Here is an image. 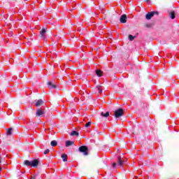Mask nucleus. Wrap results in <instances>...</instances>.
<instances>
[{
	"label": "nucleus",
	"instance_id": "nucleus-1",
	"mask_svg": "<svg viewBox=\"0 0 179 179\" xmlns=\"http://www.w3.org/2000/svg\"><path fill=\"white\" fill-rule=\"evenodd\" d=\"M79 152L84 153L85 156L89 155V148L86 145H82L78 148Z\"/></svg>",
	"mask_w": 179,
	"mask_h": 179
},
{
	"label": "nucleus",
	"instance_id": "nucleus-2",
	"mask_svg": "<svg viewBox=\"0 0 179 179\" xmlns=\"http://www.w3.org/2000/svg\"><path fill=\"white\" fill-rule=\"evenodd\" d=\"M114 115L115 118H120V117H122L124 115V109H117L116 110H115Z\"/></svg>",
	"mask_w": 179,
	"mask_h": 179
},
{
	"label": "nucleus",
	"instance_id": "nucleus-3",
	"mask_svg": "<svg viewBox=\"0 0 179 179\" xmlns=\"http://www.w3.org/2000/svg\"><path fill=\"white\" fill-rule=\"evenodd\" d=\"M46 33H47V29H45V28H43L40 31V37H41V38H43V40H44V41H45Z\"/></svg>",
	"mask_w": 179,
	"mask_h": 179
},
{
	"label": "nucleus",
	"instance_id": "nucleus-4",
	"mask_svg": "<svg viewBox=\"0 0 179 179\" xmlns=\"http://www.w3.org/2000/svg\"><path fill=\"white\" fill-rule=\"evenodd\" d=\"M43 114H45V111L41 108H38L36 112V117H41Z\"/></svg>",
	"mask_w": 179,
	"mask_h": 179
},
{
	"label": "nucleus",
	"instance_id": "nucleus-5",
	"mask_svg": "<svg viewBox=\"0 0 179 179\" xmlns=\"http://www.w3.org/2000/svg\"><path fill=\"white\" fill-rule=\"evenodd\" d=\"M127 19H128V17L127 16V15L125 14L122 15L120 18V23H126Z\"/></svg>",
	"mask_w": 179,
	"mask_h": 179
},
{
	"label": "nucleus",
	"instance_id": "nucleus-6",
	"mask_svg": "<svg viewBox=\"0 0 179 179\" xmlns=\"http://www.w3.org/2000/svg\"><path fill=\"white\" fill-rule=\"evenodd\" d=\"M47 85L50 89H57V85L52 81H48Z\"/></svg>",
	"mask_w": 179,
	"mask_h": 179
},
{
	"label": "nucleus",
	"instance_id": "nucleus-7",
	"mask_svg": "<svg viewBox=\"0 0 179 179\" xmlns=\"http://www.w3.org/2000/svg\"><path fill=\"white\" fill-rule=\"evenodd\" d=\"M38 159H34L31 162V167H38Z\"/></svg>",
	"mask_w": 179,
	"mask_h": 179
},
{
	"label": "nucleus",
	"instance_id": "nucleus-8",
	"mask_svg": "<svg viewBox=\"0 0 179 179\" xmlns=\"http://www.w3.org/2000/svg\"><path fill=\"white\" fill-rule=\"evenodd\" d=\"M165 5L166 6H167V8H174V4L173 3V2L170 0H167L165 2Z\"/></svg>",
	"mask_w": 179,
	"mask_h": 179
},
{
	"label": "nucleus",
	"instance_id": "nucleus-9",
	"mask_svg": "<svg viewBox=\"0 0 179 179\" xmlns=\"http://www.w3.org/2000/svg\"><path fill=\"white\" fill-rule=\"evenodd\" d=\"M116 164H117V166H120V167H122L124 164V161L122 160V158H121V157H118L117 162Z\"/></svg>",
	"mask_w": 179,
	"mask_h": 179
},
{
	"label": "nucleus",
	"instance_id": "nucleus-10",
	"mask_svg": "<svg viewBox=\"0 0 179 179\" xmlns=\"http://www.w3.org/2000/svg\"><path fill=\"white\" fill-rule=\"evenodd\" d=\"M153 16H154L153 13L152 12H150L145 15V19L147 20H150V19H152V17H153Z\"/></svg>",
	"mask_w": 179,
	"mask_h": 179
},
{
	"label": "nucleus",
	"instance_id": "nucleus-11",
	"mask_svg": "<svg viewBox=\"0 0 179 179\" xmlns=\"http://www.w3.org/2000/svg\"><path fill=\"white\" fill-rule=\"evenodd\" d=\"M44 104V101L42 99H39L35 103L36 107H40V106H43Z\"/></svg>",
	"mask_w": 179,
	"mask_h": 179
},
{
	"label": "nucleus",
	"instance_id": "nucleus-12",
	"mask_svg": "<svg viewBox=\"0 0 179 179\" xmlns=\"http://www.w3.org/2000/svg\"><path fill=\"white\" fill-rule=\"evenodd\" d=\"M73 145H75V142L72 141H66V147L69 148V146H72Z\"/></svg>",
	"mask_w": 179,
	"mask_h": 179
},
{
	"label": "nucleus",
	"instance_id": "nucleus-13",
	"mask_svg": "<svg viewBox=\"0 0 179 179\" xmlns=\"http://www.w3.org/2000/svg\"><path fill=\"white\" fill-rule=\"evenodd\" d=\"M62 159L63 162H68V155L63 153L62 155Z\"/></svg>",
	"mask_w": 179,
	"mask_h": 179
},
{
	"label": "nucleus",
	"instance_id": "nucleus-14",
	"mask_svg": "<svg viewBox=\"0 0 179 179\" xmlns=\"http://www.w3.org/2000/svg\"><path fill=\"white\" fill-rule=\"evenodd\" d=\"M169 17H171V19H176V12L171 11L169 13Z\"/></svg>",
	"mask_w": 179,
	"mask_h": 179
},
{
	"label": "nucleus",
	"instance_id": "nucleus-15",
	"mask_svg": "<svg viewBox=\"0 0 179 179\" xmlns=\"http://www.w3.org/2000/svg\"><path fill=\"white\" fill-rule=\"evenodd\" d=\"M101 117H109L110 112L107 111L106 113H104V112H101Z\"/></svg>",
	"mask_w": 179,
	"mask_h": 179
},
{
	"label": "nucleus",
	"instance_id": "nucleus-16",
	"mask_svg": "<svg viewBox=\"0 0 179 179\" xmlns=\"http://www.w3.org/2000/svg\"><path fill=\"white\" fill-rule=\"evenodd\" d=\"M71 136H79V133L76 131H73L70 134Z\"/></svg>",
	"mask_w": 179,
	"mask_h": 179
},
{
	"label": "nucleus",
	"instance_id": "nucleus-17",
	"mask_svg": "<svg viewBox=\"0 0 179 179\" xmlns=\"http://www.w3.org/2000/svg\"><path fill=\"white\" fill-rule=\"evenodd\" d=\"M12 131H13V128L6 129V135H12Z\"/></svg>",
	"mask_w": 179,
	"mask_h": 179
},
{
	"label": "nucleus",
	"instance_id": "nucleus-18",
	"mask_svg": "<svg viewBox=\"0 0 179 179\" xmlns=\"http://www.w3.org/2000/svg\"><path fill=\"white\" fill-rule=\"evenodd\" d=\"M96 73L99 78L103 76V71H101V70H96Z\"/></svg>",
	"mask_w": 179,
	"mask_h": 179
},
{
	"label": "nucleus",
	"instance_id": "nucleus-19",
	"mask_svg": "<svg viewBox=\"0 0 179 179\" xmlns=\"http://www.w3.org/2000/svg\"><path fill=\"white\" fill-rule=\"evenodd\" d=\"M24 166H30L31 167V162L29 161V160H25L24 162Z\"/></svg>",
	"mask_w": 179,
	"mask_h": 179
},
{
	"label": "nucleus",
	"instance_id": "nucleus-20",
	"mask_svg": "<svg viewBox=\"0 0 179 179\" xmlns=\"http://www.w3.org/2000/svg\"><path fill=\"white\" fill-rule=\"evenodd\" d=\"M50 145L52 147L57 146L58 145V142H57V141H52L50 142Z\"/></svg>",
	"mask_w": 179,
	"mask_h": 179
},
{
	"label": "nucleus",
	"instance_id": "nucleus-21",
	"mask_svg": "<svg viewBox=\"0 0 179 179\" xmlns=\"http://www.w3.org/2000/svg\"><path fill=\"white\" fill-rule=\"evenodd\" d=\"M135 37H136V36H134L132 35H129V40L130 41H134V40L135 39Z\"/></svg>",
	"mask_w": 179,
	"mask_h": 179
},
{
	"label": "nucleus",
	"instance_id": "nucleus-22",
	"mask_svg": "<svg viewBox=\"0 0 179 179\" xmlns=\"http://www.w3.org/2000/svg\"><path fill=\"white\" fill-rule=\"evenodd\" d=\"M96 88L99 90V93H103V90L101 89V85L96 86Z\"/></svg>",
	"mask_w": 179,
	"mask_h": 179
},
{
	"label": "nucleus",
	"instance_id": "nucleus-23",
	"mask_svg": "<svg viewBox=\"0 0 179 179\" xmlns=\"http://www.w3.org/2000/svg\"><path fill=\"white\" fill-rule=\"evenodd\" d=\"M90 125H92V122H88L85 125V127L86 128H89V127H90Z\"/></svg>",
	"mask_w": 179,
	"mask_h": 179
},
{
	"label": "nucleus",
	"instance_id": "nucleus-24",
	"mask_svg": "<svg viewBox=\"0 0 179 179\" xmlns=\"http://www.w3.org/2000/svg\"><path fill=\"white\" fill-rule=\"evenodd\" d=\"M48 153H50V149H47L43 152V155H47Z\"/></svg>",
	"mask_w": 179,
	"mask_h": 179
},
{
	"label": "nucleus",
	"instance_id": "nucleus-25",
	"mask_svg": "<svg viewBox=\"0 0 179 179\" xmlns=\"http://www.w3.org/2000/svg\"><path fill=\"white\" fill-rule=\"evenodd\" d=\"M152 13H153L154 16H155V15H159V12H157V11H152Z\"/></svg>",
	"mask_w": 179,
	"mask_h": 179
},
{
	"label": "nucleus",
	"instance_id": "nucleus-26",
	"mask_svg": "<svg viewBox=\"0 0 179 179\" xmlns=\"http://www.w3.org/2000/svg\"><path fill=\"white\" fill-rule=\"evenodd\" d=\"M145 27H152V24H145Z\"/></svg>",
	"mask_w": 179,
	"mask_h": 179
},
{
	"label": "nucleus",
	"instance_id": "nucleus-27",
	"mask_svg": "<svg viewBox=\"0 0 179 179\" xmlns=\"http://www.w3.org/2000/svg\"><path fill=\"white\" fill-rule=\"evenodd\" d=\"M116 166H117V163L115 162L112 164V167H116Z\"/></svg>",
	"mask_w": 179,
	"mask_h": 179
},
{
	"label": "nucleus",
	"instance_id": "nucleus-28",
	"mask_svg": "<svg viewBox=\"0 0 179 179\" xmlns=\"http://www.w3.org/2000/svg\"><path fill=\"white\" fill-rule=\"evenodd\" d=\"M41 8H44L45 6V3H44L43 4H42L41 6Z\"/></svg>",
	"mask_w": 179,
	"mask_h": 179
},
{
	"label": "nucleus",
	"instance_id": "nucleus-29",
	"mask_svg": "<svg viewBox=\"0 0 179 179\" xmlns=\"http://www.w3.org/2000/svg\"><path fill=\"white\" fill-rule=\"evenodd\" d=\"M59 104V103H58V102H55V106H58Z\"/></svg>",
	"mask_w": 179,
	"mask_h": 179
},
{
	"label": "nucleus",
	"instance_id": "nucleus-30",
	"mask_svg": "<svg viewBox=\"0 0 179 179\" xmlns=\"http://www.w3.org/2000/svg\"><path fill=\"white\" fill-rule=\"evenodd\" d=\"M145 1V2H146V3H149V1H150V0H144Z\"/></svg>",
	"mask_w": 179,
	"mask_h": 179
},
{
	"label": "nucleus",
	"instance_id": "nucleus-31",
	"mask_svg": "<svg viewBox=\"0 0 179 179\" xmlns=\"http://www.w3.org/2000/svg\"><path fill=\"white\" fill-rule=\"evenodd\" d=\"M31 179H36V176H31Z\"/></svg>",
	"mask_w": 179,
	"mask_h": 179
},
{
	"label": "nucleus",
	"instance_id": "nucleus-32",
	"mask_svg": "<svg viewBox=\"0 0 179 179\" xmlns=\"http://www.w3.org/2000/svg\"><path fill=\"white\" fill-rule=\"evenodd\" d=\"M0 171H2V168L1 167H0Z\"/></svg>",
	"mask_w": 179,
	"mask_h": 179
},
{
	"label": "nucleus",
	"instance_id": "nucleus-33",
	"mask_svg": "<svg viewBox=\"0 0 179 179\" xmlns=\"http://www.w3.org/2000/svg\"><path fill=\"white\" fill-rule=\"evenodd\" d=\"M0 163H1V159H0Z\"/></svg>",
	"mask_w": 179,
	"mask_h": 179
}]
</instances>
